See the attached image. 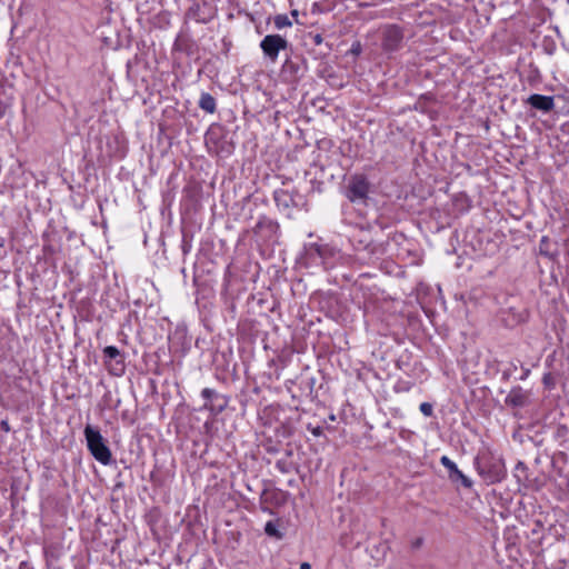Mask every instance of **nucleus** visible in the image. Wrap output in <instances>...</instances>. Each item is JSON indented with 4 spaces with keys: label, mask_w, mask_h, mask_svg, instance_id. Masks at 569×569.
Instances as JSON below:
<instances>
[{
    "label": "nucleus",
    "mask_w": 569,
    "mask_h": 569,
    "mask_svg": "<svg viewBox=\"0 0 569 569\" xmlns=\"http://www.w3.org/2000/svg\"><path fill=\"white\" fill-rule=\"evenodd\" d=\"M543 382H545L546 385H548V383H549V376H545V377H543Z\"/></svg>",
    "instance_id": "obj_27"
},
{
    "label": "nucleus",
    "mask_w": 569,
    "mask_h": 569,
    "mask_svg": "<svg viewBox=\"0 0 569 569\" xmlns=\"http://www.w3.org/2000/svg\"><path fill=\"white\" fill-rule=\"evenodd\" d=\"M104 365L112 376H121L124 372V362L119 349L108 346L103 349Z\"/></svg>",
    "instance_id": "obj_6"
},
{
    "label": "nucleus",
    "mask_w": 569,
    "mask_h": 569,
    "mask_svg": "<svg viewBox=\"0 0 569 569\" xmlns=\"http://www.w3.org/2000/svg\"><path fill=\"white\" fill-rule=\"evenodd\" d=\"M507 402L515 407H521L525 403V396L520 390L511 391L507 397Z\"/></svg>",
    "instance_id": "obj_13"
},
{
    "label": "nucleus",
    "mask_w": 569,
    "mask_h": 569,
    "mask_svg": "<svg viewBox=\"0 0 569 569\" xmlns=\"http://www.w3.org/2000/svg\"><path fill=\"white\" fill-rule=\"evenodd\" d=\"M526 103L542 113H549L555 109V98L552 96L533 93L527 98Z\"/></svg>",
    "instance_id": "obj_11"
},
{
    "label": "nucleus",
    "mask_w": 569,
    "mask_h": 569,
    "mask_svg": "<svg viewBox=\"0 0 569 569\" xmlns=\"http://www.w3.org/2000/svg\"><path fill=\"white\" fill-rule=\"evenodd\" d=\"M298 14H299V13H298V10H292V11H291V16H292V17L297 18V17H298Z\"/></svg>",
    "instance_id": "obj_26"
},
{
    "label": "nucleus",
    "mask_w": 569,
    "mask_h": 569,
    "mask_svg": "<svg viewBox=\"0 0 569 569\" xmlns=\"http://www.w3.org/2000/svg\"><path fill=\"white\" fill-rule=\"evenodd\" d=\"M214 393V391L212 389H209V388H206L201 391V396L204 398V399H210L212 397V395Z\"/></svg>",
    "instance_id": "obj_22"
},
{
    "label": "nucleus",
    "mask_w": 569,
    "mask_h": 569,
    "mask_svg": "<svg viewBox=\"0 0 569 569\" xmlns=\"http://www.w3.org/2000/svg\"><path fill=\"white\" fill-rule=\"evenodd\" d=\"M403 40L401 29L396 24H388L382 31V49L387 52H393L400 49Z\"/></svg>",
    "instance_id": "obj_7"
},
{
    "label": "nucleus",
    "mask_w": 569,
    "mask_h": 569,
    "mask_svg": "<svg viewBox=\"0 0 569 569\" xmlns=\"http://www.w3.org/2000/svg\"><path fill=\"white\" fill-rule=\"evenodd\" d=\"M300 263L306 268L322 267L321 243H306L300 256Z\"/></svg>",
    "instance_id": "obj_9"
},
{
    "label": "nucleus",
    "mask_w": 569,
    "mask_h": 569,
    "mask_svg": "<svg viewBox=\"0 0 569 569\" xmlns=\"http://www.w3.org/2000/svg\"><path fill=\"white\" fill-rule=\"evenodd\" d=\"M432 405L428 403V402H422L420 405V411L423 416H431L432 415Z\"/></svg>",
    "instance_id": "obj_19"
},
{
    "label": "nucleus",
    "mask_w": 569,
    "mask_h": 569,
    "mask_svg": "<svg viewBox=\"0 0 569 569\" xmlns=\"http://www.w3.org/2000/svg\"><path fill=\"white\" fill-rule=\"evenodd\" d=\"M440 462H441V465H442L445 468H447V469H448V471H449V476H450L451 473H455V471L458 469L457 465H456V463H455V462H453L449 457H447V456H442V457L440 458Z\"/></svg>",
    "instance_id": "obj_18"
},
{
    "label": "nucleus",
    "mask_w": 569,
    "mask_h": 569,
    "mask_svg": "<svg viewBox=\"0 0 569 569\" xmlns=\"http://www.w3.org/2000/svg\"><path fill=\"white\" fill-rule=\"evenodd\" d=\"M300 569H311V565L309 562H302Z\"/></svg>",
    "instance_id": "obj_24"
},
{
    "label": "nucleus",
    "mask_w": 569,
    "mask_h": 569,
    "mask_svg": "<svg viewBox=\"0 0 569 569\" xmlns=\"http://www.w3.org/2000/svg\"><path fill=\"white\" fill-rule=\"evenodd\" d=\"M9 108H10V103L0 99V119H2L4 117V114L7 113Z\"/></svg>",
    "instance_id": "obj_20"
},
{
    "label": "nucleus",
    "mask_w": 569,
    "mask_h": 569,
    "mask_svg": "<svg viewBox=\"0 0 569 569\" xmlns=\"http://www.w3.org/2000/svg\"><path fill=\"white\" fill-rule=\"evenodd\" d=\"M199 107L208 113H213L217 108L216 99L210 93L203 92L199 99Z\"/></svg>",
    "instance_id": "obj_12"
},
{
    "label": "nucleus",
    "mask_w": 569,
    "mask_h": 569,
    "mask_svg": "<svg viewBox=\"0 0 569 569\" xmlns=\"http://www.w3.org/2000/svg\"><path fill=\"white\" fill-rule=\"evenodd\" d=\"M350 51H351V53H353L356 56L360 54V52H361L360 43L359 42L353 43Z\"/></svg>",
    "instance_id": "obj_21"
},
{
    "label": "nucleus",
    "mask_w": 569,
    "mask_h": 569,
    "mask_svg": "<svg viewBox=\"0 0 569 569\" xmlns=\"http://www.w3.org/2000/svg\"><path fill=\"white\" fill-rule=\"evenodd\" d=\"M273 23L278 30L292 26V22L287 14H277L273 19Z\"/></svg>",
    "instance_id": "obj_16"
},
{
    "label": "nucleus",
    "mask_w": 569,
    "mask_h": 569,
    "mask_svg": "<svg viewBox=\"0 0 569 569\" xmlns=\"http://www.w3.org/2000/svg\"><path fill=\"white\" fill-rule=\"evenodd\" d=\"M450 479L452 481H460L462 483L463 487L466 488H470L472 486V481L470 480V478H468L462 471H460L459 469H457L455 471V473H451L450 475Z\"/></svg>",
    "instance_id": "obj_14"
},
{
    "label": "nucleus",
    "mask_w": 569,
    "mask_h": 569,
    "mask_svg": "<svg viewBox=\"0 0 569 569\" xmlns=\"http://www.w3.org/2000/svg\"><path fill=\"white\" fill-rule=\"evenodd\" d=\"M345 221L355 224V230L348 236L353 249L359 252V260L370 262L380 252V248L372 242L370 224L367 221L353 222L345 213Z\"/></svg>",
    "instance_id": "obj_1"
},
{
    "label": "nucleus",
    "mask_w": 569,
    "mask_h": 569,
    "mask_svg": "<svg viewBox=\"0 0 569 569\" xmlns=\"http://www.w3.org/2000/svg\"><path fill=\"white\" fill-rule=\"evenodd\" d=\"M264 532L269 537H274L277 539H281L283 535L279 531L278 525L274 521H268L264 526Z\"/></svg>",
    "instance_id": "obj_15"
},
{
    "label": "nucleus",
    "mask_w": 569,
    "mask_h": 569,
    "mask_svg": "<svg viewBox=\"0 0 569 569\" xmlns=\"http://www.w3.org/2000/svg\"><path fill=\"white\" fill-rule=\"evenodd\" d=\"M312 433H313L315 436H319V435H320V429H319V428H316V429L312 431Z\"/></svg>",
    "instance_id": "obj_25"
},
{
    "label": "nucleus",
    "mask_w": 569,
    "mask_h": 569,
    "mask_svg": "<svg viewBox=\"0 0 569 569\" xmlns=\"http://www.w3.org/2000/svg\"><path fill=\"white\" fill-rule=\"evenodd\" d=\"M321 254L325 270L333 269L338 264L345 263L347 259L339 248L329 243H321Z\"/></svg>",
    "instance_id": "obj_8"
},
{
    "label": "nucleus",
    "mask_w": 569,
    "mask_h": 569,
    "mask_svg": "<svg viewBox=\"0 0 569 569\" xmlns=\"http://www.w3.org/2000/svg\"><path fill=\"white\" fill-rule=\"evenodd\" d=\"M370 191V182L365 174H353L350 177L347 188L346 197L351 202L365 203L368 199Z\"/></svg>",
    "instance_id": "obj_3"
},
{
    "label": "nucleus",
    "mask_w": 569,
    "mask_h": 569,
    "mask_svg": "<svg viewBox=\"0 0 569 569\" xmlns=\"http://www.w3.org/2000/svg\"><path fill=\"white\" fill-rule=\"evenodd\" d=\"M0 428H1V430H3L4 432H9V431H10V426H9V423H8V421H7V420H2V421L0 422Z\"/></svg>",
    "instance_id": "obj_23"
},
{
    "label": "nucleus",
    "mask_w": 569,
    "mask_h": 569,
    "mask_svg": "<svg viewBox=\"0 0 569 569\" xmlns=\"http://www.w3.org/2000/svg\"><path fill=\"white\" fill-rule=\"evenodd\" d=\"M84 437L88 449L94 459L103 465H108L111 461V451L106 445L100 431L87 425L84 428Z\"/></svg>",
    "instance_id": "obj_2"
},
{
    "label": "nucleus",
    "mask_w": 569,
    "mask_h": 569,
    "mask_svg": "<svg viewBox=\"0 0 569 569\" xmlns=\"http://www.w3.org/2000/svg\"><path fill=\"white\" fill-rule=\"evenodd\" d=\"M287 47L288 41L280 34H267L260 41V49L263 56L271 62H276L280 51L287 49Z\"/></svg>",
    "instance_id": "obj_4"
},
{
    "label": "nucleus",
    "mask_w": 569,
    "mask_h": 569,
    "mask_svg": "<svg viewBox=\"0 0 569 569\" xmlns=\"http://www.w3.org/2000/svg\"><path fill=\"white\" fill-rule=\"evenodd\" d=\"M127 73L130 78H137L139 74V59L136 56L133 60L127 62Z\"/></svg>",
    "instance_id": "obj_17"
},
{
    "label": "nucleus",
    "mask_w": 569,
    "mask_h": 569,
    "mask_svg": "<svg viewBox=\"0 0 569 569\" xmlns=\"http://www.w3.org/2000/svg\"><path fill=\"white\" fill-rule=\"evenodd\" d=\"M169 349L174 353H186L190 348L191 339L184 325H178L169 335Z\"/></svg>",
    "instance_id": "obj_5"
},
{
    "label": "nucleus",
    "mask_w": 569,
    "mask_h": 569,
    "mask_svg": "<svg viewBox=\"0 0 569 569\" xmlns=\"http://www.w3.org/2000/svg\"><path fill=\"white\" fill-rule=\"evenodd\" d=\"M274 201L279 209L287 210L292 207H299L302 204V197L293 194L289 190H277L274 191Z\"/></svg>",
    "instance_id": "obj_10"
}]
</instances>
